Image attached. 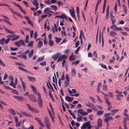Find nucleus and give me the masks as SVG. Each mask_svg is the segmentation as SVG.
I'll return each instance as SVG.
<instances>
[{"label": "nucleus", "instance_id": "obj_1", "mask_svg": "<svg viewBox=\"0 0 129 129\" xmlns=\"http://www.w3.org/2000/svg\"><path fill=\"white\" fill-rule=\"evenodd\" d=\"M26 105L28 107V109L29 110L36 113H39V111L36 109L35 108L31 107L29 104H26Z\"/></svg>", "mask_w": 129, "mask_h": 129}, {"label": "nucleus", "instance_id": "obj_2", "mask_svg": "<svg viewBox=\"0 0 129 129\" xmlns=\"http://www.w3.org/2000/svg\"><path fill=\"white\" fill-rule=\"evenodd\" d=\"M38 101L39 106L41 108H42L43 105V101L41 98V95L39 94H38Z\"/></svg>", "mask_w": 129, "mask_h": 129}, {"label": "nucleus", "instance_id": "obj_3", "mask_svg": "<svg viewBox=\"0 0 129 129\" xmlns=\"http://www.w3.org/2000/svg\"><path fill=\"white\" fill-rule=\"evenodd\" d=\"M83 126L87 129H90L92 127V126L90 125V122L89 121L84 123Z\"/></svg>", "mask_w": 129, "mask_h": 129}, {"label": "nucleus", "instance_id": "obj_4", "mask_svg": "<svg viewBox=\"0 0 129 129\" xmlns=\"http://www.w3.org/2000/svg\"><path fill=\"white\" fill-rule=\"evenodd\" d=\"M86 105L88 107L92 108L94 110H97V108L92 103L88 102V103H86Z\"/></svg>", "mask_w": 129, "mask_h": 129}, {"label": "nucleus", "instance_id": "obj_5", "mask_svg": "<svg viewBox=\"0 0 129 129\" xmlns=\"http://www.w3.org/2000/svg\"><path fill=\"white\" fill-rule=\"evenodd\" d=\"M61 55V54L59 52H57L56 53L54 54L52 56V57L54 60H56L59 57V56Z\"/></svg>", "mask_w": 129, "mask_h": 129}, {"label": "nucleus", "instance_id": "obj_6", "mask_svg": "<svg viewBox=\"0 0 129 129\" xmlns=\"http://www.w3.org/2000/svg\"><path fill=\"white\" fill-rule=\"evenodd\" d=\"M44 13L47 14H48V13H53L54 12L51 10V8L49 7H47L44 10Z\"/></svg>", "mask_w": 129, "mask_h": 129}, {"label": "nucleus", "instance_id": "obj_7", "mask_svg": "<svg viewBox=\"0 0 129 129\" xmlns=\"http://www.w3.org/2000/svg\"><path fill=\"white\" fill-rule=\"evenodd\" d=\"M28 97L30 100L34 102H36V97L33 95H28Z\"/></svg>", "mask_w": 129, "mask_h": 129}, {"label": "nucleus", "instance_id": "obj_8", "mask_svg": "<svg viewBox=\"0 0 129 129\" xmlns=\"http://www.w3.org/2000/svg\"><path fill=\"white\" fill-rule=\"evenodd\" d=\"M34 118L35 120L37 121L39 125L42 127H44V125L43 123L42 122L41 120L40 119L37 117H35Z\"/></svg>", "mask_w": 129, "mask_h": 129}, {"label": "nucleus", "instance_id": "obj_9", "mask_svg": "<svg viewBox=\"0 0 129 129\" xmlns=\"http://www.w3.org/2000/svg\"><path fill=\"white\" fill-rule=\"evenodd\" d=\"M65 99L67 101L71 102L73 100L74 98L73 97H70L68 96H67L65 97Z\"/></svg>", "mask_w": 129, "mask_h": 129}, {"label": "nucleus", "instance_id": "obj_10", "mask_svg": "<svg viewBox=\"0 0 129 129\" xmlns=\"http://www.w3.org/2000/svg\"><path fill=\"white\" fill-rule=\"evenodd\" d=\"M102 120L101 118H99L98 121L97 127L99 128L102 126Z\"/></svg>", "mask_w": 129, "mask_h": 129}, {"label": "nucleus", "instance_id": "obj_11", "mask_svg": "<svg viewBox=\"0 0 129 129\" xmlns=\"http://www.w3.org/2000/svg\"><path fill=\"white\" fill-rule=\"evenodd\" d=\"M12 3L14 4L16 6L18 7L21 11L24 14H26L25 12L23 11L20 5H17L14 2H12Z\"/></svg>", "mask_w": 129, "mask_h": 129}, {"label": "nucleus", "instance_id": "obj_12", "mask_svg": "<svg viewBox=\"0 0 129 129\" xmlns=\"http://www.w3.org/2000/svg\"><path fill=\"white\" fill-rule=\"evenodd\" d=\"M3 26L4 27V28L5 29V31L7 33H10V34H15V33H14L13 31H11L10 30L8 29L6 27H5L4 26Z\"/></svg>", "mask_w": 129, "mask_h": 129}, {"label": "nucleus", "instance_id": "obj_13", "mask_svg": "<svg viewBox=\"0 0 129 129\" xmlns=\"http://www.w3.org/2000/svg\"><path fill=\"white\" fill-rule=\"evenodd\" d=\"M24 17L27 20V21L28 23L30 25L33 26V25L32 22L29 19V17L27 16H26L25 17Z\"/></svg>", "mask_w": 129, "mask_h": 129}, {"label": "nucleus", "instance_id": "obj_14", "mask_svg": "<svg viewBox=\"0 0 129 129\" xmlns=\"http://www.w3.org/2000/svg\"><path fill=\"white\" fill-rule=\"evenodd\" d=\"M8 111L13 116H14L16 114L15 112V111L12 109H9Z\"/></svg>", "mask_w": 129, "mask_h": 129}, {"label": "nucleus", "instance_id": "obj_15", "mask_svg": "<svg viewBox=\"0 0 129 129\" xmlns=\"http://www.w3.org/2000/svg\"><path fill=\"white\" fill-rule=\"evenodd\" d=\"M51 10L54 11H56L58 9L57 7L55 5H51L50 6Z\"/></svg>", "mask_w": 129, "mask_h": 129}, {"label": "nucleus", "instance_id": "obj_16", "mask_svg": "<svg viewBox=\"0 0 129 129\" xmlns=\"http://www.w3.org/2000/svg\"><path fill=\"white\" fill-rule=\"evenodd\" d=\"M28 80L32 82H34L36 81L35 78L31 77H29L28 76H27Z\"/></svg>", "mask_w": 129, "mask_h": 129}, {"label": "nucleus", "instance_id": "obj_17", "mask_svg": "<svg viewBox=\"0 0 129 129\" xmlns=\"http://www.w3.org/2000/svg\"><path fill=\"white\" fill-rule=\"evenodd\" d=\"M43 45V43L42 41L39 40V41L38 44L37 45V47L38 48H41Z\"/></svg>", "mask_w": 129, "mask_h": 129}, {"label": "nucleus", "instance_id": "obj_18", "mask_svg": "<svg viewBox=\"0 0 129 129\" xmlns=\"http://www.w3.org/2000/svg\"><path fill=\"white\" fill-rule=\"evenodd\" d=\"M12 13L14 15H16L20 17L21 18H22V17L21 15V14L17 12L14 11H13Z\"/></svg>", "mask_w": 129, "mask_h": 129}, {"label": "nucleus", "instance_id": "obj_19", "mask_svg": "<svg viewBox=\"0 0 129 129\" xmlns=\"http://www.w3.org/2000/svg\"><path fill=\"white\" fill-rule=\"evenodd\" d=\"M22 113L24 116L29 117H32V116L30 114L27 113L25 112H22Z\"/></svg>", "mask_w": 129, "mask_h": 129}, {"label": "nucleus", "instance_id": "obj_20", "mask_svg": "<svg viewBox=\"0 0 129 129\" xmlns=\"http://www.w3.org/2000/svg\"><path fill=\"white\" fill-rule=\"evenodd\" d=\"M18 69L20 70L24 71L26 73H30V72H29L27 71L24 68H23L22 67H18Z\"/></svg>", "mask_w": 129, "mask_h": 129}, {"label": "nucleus", "instance_id": "obj_21", "mask_svg": "<svg viewBox=\"0 0 129 129\" xmlns=\"http://www.w3.org/2000/svg\"><path fill=\"white\" fill-rule=\"evenodd\" d=\"M46 127L48 129H51L50 128V122L45 123Z\"/></svg>", "mask_w": 129, "mask_h": 129}, {"label": "nucleus", "instance_id": "obj_22", "mask_svg": "<svg viewBox=\"0 0 129 129\" xmlns=\"http://www.w3.org/2000/svg\"><path fill=\"white\" fill-rule=\"evenodd\" d=\"M33 49L31 50L28 55V57L29 58H30L32 57L33 54Z\"/></svg>", "mask_w": 129, "mask_h": 129}, {"label": "nucleus", "instance_id": "obj_23", "mask_svg": "<svg viewBox=\"0 0 129 129\" xmlns=\"http://www.w3.org/2000/svg\"><path fill=\"white\" fill-rule=\"evenodd\" d=\"M55 41L57 43H59L61 40V39L60 38H58L57 37H55Z\"/></svg>", "mask_w": 129, "mask_h": 129}, {"label": "nucleus", "instance_id": "obj_24", "mask_svg": "<svg viewBox=\"0 0 129 129\" xmlns=\"http://www.w3.org/2000/svg\"><path fill=\"white\" fill-rule=\"evenodd\" d=\"M76 75L75 70L74 69H73L71 71V75L72 76L74 77Z\"/></svg>", "mask_w": 129, "mask_h": 129}, {"label": "nucleus", "instance_id": "obj_25", "mask_svg": "<svg viewBox=\"0 0 129 129\" xmlns=\"http://www.w3.org/2000/svg\"><path fill=\"white\" fill-rule=\"evenodd\" d=\"M19 37V35H17L14 37H13L11 39V40L12 41H15L18 39Z\"/></svg>", "mask_w": 129, "mask_h": 129}, {"label": "nucleus", "instance_id": "obj_26", "mask_svg": "<svg viewBox=\"0 0 129 129\" xmlns=\"http://www.w3.org/2000/svg\"><path fill=\"white\" fill-rule=\"evenodd\" d=\"M119 111L118 109H115L114 110H111V111L112 112L111 114L113 115L115 113H117Z\"/></svg>", "mask_w": 129, "mask_h": 129}, {"label": "nucleus", "instance_id": "obj_27", "mask_svg": "<svg viewBox=\"0 0 129 129\" xmlns=\"http://www.w3.org/2000/svg\"><path fill=\"white\" fill-rule=\"evenodd\" d=\"M22 85L23 89V90L24 91H25L26 89V86L25 83L24 82H22Z\"/></svg>", "mask_w": 129, "mask_h": 129}, {"label": "nucleus", "instance_id": "obj_28", "mask_svg": "<svg viewBox=\"0 0 129 129\" xmlns=\"http://www.w3.org/2000/svg\"><path fill=\"white\" fill-rule=\"evenodd\" d=\"M44 59V56H42L41 57H39L37 60V62H39L43 60Z\"/></svg>", "mask_w": 129, "mask_h": 129}, {"label": "nucleus", "instance_id": "obj_29", "mask_svg": "<svg viewBox=\"0 0 129 129\" xmlns=\"http://www.w3.org/2000/svg\"><path fill=\"white\" fill-rule=\"evenodd\" d=\"M67 57L65 55H63L62 56H60L58 58H59V61H61L64 58H66Z\"/></svg>", "mask_w": 129, "mask_h": 129}, {"label": "nucleus", "instance_id": "obj_30", "mask_svg": "<svg viewBox=\"0 0 129 129\" xmlns=\"http://www.w3.org/2000/svg\"><path fill=\"white\" fill-rule=\"evenodd\" d=\"M12 90L11 91L12 93L15 94L16 95H18L19 94L18 92L16 90L13 89L12 88Z\"/></svg>", "mask_w": 129, "mask_h": 129}, {"label": "nucleus", "instance_id": "obj_31", "mask_svg": "<svg viewBox=\"0 0 129 129\" xmlns=\"http://www.w3.org/2000/svg\"><path fill=\"white\" fill-rule=\"evenodd\" d=\"M49 43L50 46H52L54 44V42L53 41L51 40H49Z\"/></svg>", "mask_w": 129, "mask_h": 129}, {"label": "nucleus", "instance_id": "obj_32", "mask_svg": "<svg viewBox=\"0 0 129 129\" xmlns=\"http://www.w3.org/2000/svg\"><path fill=\"white\" fill-rule=\"evenodd\" d=\"M117 28V26L115 25H112L111 26L110 28L113 30H116Z\"/></svg>", "mask_w": 129, "mask_h": 129}, {"label": "nucleus", "instance_id": "obj_33", "mask_svg": "<svg viewBox=\"0 0 129 129\" xmlns=\"http://www.w3.org/2000/svg\"><path fill=\"white\" fill-rule=\"evenodd\" d=\"M81 116L79 117H77V120L79 122L81 121H82V118Z\"/></svg>", "mask_w": 129, "mask_h": 129}, {"label": "nucleus", "instance_id": "obj_34", "mask_svg": "<svg viewBox=\"0 0 129 129\" xmlns=\"http://www.w3.org/2000/svg\"><path fill=\"white\" fill-rule=\"evenodd\" d=\"M32 3L34 6H39V4L37 3V0H34Z\"/></svg>", "mask_w": 129, "mask_h": 129}, {"label": "nucleus", "instance_id": "obj_35", "mask_svg": "<svg viewBox=\"0 0 129 129\" xmlns=\"http://www.w3.org/2000/svg\"><path fill=\"white\" fill-rule=\"evenodd\" d=\"M104 111H103L100 110L98 111L97 114L99 115H101L104 113Z\"/></svg>", "mask_w": 129, "mask_h": 129}, {"label": "nucleus", "instance_id": "obj_36", "mask_svg": "<svg viewBox=\"0 0 129 129\" xmlns=\"http://www.w3.org/2000/svg\"><path fill=\"white\" fill-rule=\"evenodd\" d=\"M20 43V45H23L24 46H25V44L24 41L22 40H20L19 41Z\"/></svg>", "mask_w": 129, "mask_h": 129}, {"label": "nucleus", "instance_id": "obj_37", "mask_svg": "<svg viewBox=\"0 0 129 129\" xmlns=\"http://www.w3.org/2000/svg\"><path fill=\"white\" fill-rule=\"evenodd\" d=\"M5 40V38H4L3 39H1L0 40V43L2 45L4 44V42Z\"/></svg>", "mask_w": 129, "mask_h": 129}, {"label": "nucleus", "instance_id": "obj_38", "mask_svg": "<svg viewBox=\"0 0 129 129\" xmlns=\"http://www.w3.org/2000/svg\"><path fill=\"white\" fill-rule=\"evenodd\" d=\"M3 86L6 89L11 90L12 89V88H11L9 86H6L5 84H4L3 85Z\"/></svg>", "mask_w": 129, "mask_h": 129}, {"label": "nucleus", "instance_id": "obj_39", "mask_svg": "<svg viewBox=\"0 0 129 129\" xmlns=\"http://www.w3.org/2000/svg\"><path fill=\"white\" fill-rule=\"evenodd\" d=\"M83 112V110L82 109H80L78 110L77 113L81 115Z\"/></svg>", "mask_w": 129, "mask_h": 129}, {"label": "nucleus", "instance_id": "obj_40", "mask_svg": "<svg viewBox=\"0 0 129 129\" xmlns=\"http://www.w3.org/2000/svg\"><path fill=\"white\" fill-rule=\"evenodd\" d=\"M69 11L70 13V14L71 16L75 14L74 10L73 9V10L72 11L71 10H70Z\"/></svg>", "mask_w": 129, "mask_h": 129}, {"label": "nucleus", "instance_id": "obj_41", "mask_svg": "<svg viewBox=\"0 0 129 129\" xmlns=\"http://www.w3.org/2000/svg\"><path fill=\"white\" fill-rule=\"evenodd\" d=\"M44 122L45 123L49 122V121L48 118L47 117H45Z\"/></svg>", "mask_w": 129, "mask_h": 129}, {"label": "nucleus", "instance_id": "obj_42", "mask_svg": "<svg viewBox=\"0 0 129 129\" xmlns=\"http://www.w3.org/2000/svg\"><path fill=\"white\" fill-rule=\"evenodd\" d=\"M31 89L33 92H36V91L37 90H36V88L33 85H31Z\"/></svg>", "mask_w": 129, "mask_h": 129}, {"label": "nucleus", "instance_id": "obj_43", "mask_svg": "<svg viewBox=\"0 0 129 129\" xmlns=\"http://www.w3.org/2000/svg\"><path fill=\"white\" fill-rule=\"evenodd\" d=\"M127 123L126 119L125 118H124L123 119V124L124 126L126 125Z\"/></svg>", "mask_w": 129, "mask_h": 129}, {"label": "nucleus", "instance_id": "obj_44", "mask_svg": "<svg viewBox=\"0 0 129 129\" xmlns=\"http://www.w3.org/2000/svg\"><path fill=\"white\" fill-rule=\"evenodd\" d=\"M29 36L28 35H27L26 36V38H25V42L26 43H27L28 42V38H29Z\"/></svg>", "mask_w": 129, "mask_h": 129}, {"label": "nucleus", "instance_id": "obj_45", "mask_svg": "<svg viewBox=\"0 0 129 129\" xmlns=\"http://www.w3.org/2000/svg\"><path fill=\"white\" fill-rule=\"evenodd\" d=\"M116 34V33L113 31H111L110 33V35L112 37L114 36Z\"/></svg>", "mask_w": 129, "mask_h": 129}, {"label": "nucleus", "instance_id": "obj_46", "mask_svg": "<svg viewBox=\"0 0 129 129\" xmlns=\"http://www.w3.org/2000/svg\"><path fill=\"white\" fill-rule=\"evenodd\" d=\"M34 41H30L28 43V46H30V47H32V45L33 44V43H34Z\"/></svg>", "mask_w": 129, "mask_h": 129}, {"label": "nucleus", "instance_id": "obj_47", "mask_svg": "<svg viewBox=\"0 0 129 129\" xmlns=\"http://www.w3.org/2000/svg\"><path fill=\"white\" fill-rule=\"evenodd\" d=\"M122 91L119 92L118 94V95H117V96H119L120 97H123V95L122 94Z\"/></svg>", "mask_w": 129, "mask_h": 129}, {"label": "nucleus", "instance_id": "obj_48", "mask_svg": "<svg viewBox=\"0 0 129 129\" xmlns=\"http://www.w3.org/2000/svg\"><path fill=\"white\" fill-rule=\"evenodd\" d=\"M70 81H64V84L65 85L64 87H66L69 85V82Z\"/></svg>", "mask_w": 129, "mask_h": 129}, {"label": "nucleus", "instance_id": "obj_49", "mask_svg": "<svg viewBox=\"0 0 129 129\" xmlns=\"http://www.w3.org/2000/svg\"><path fill=\"white\" fill-rule=\"evenodd\" d=\"M49 96L50 97L52 100L53 101H54V99L51 94L50 93V91H49Z\"/></svg>", "mask_w": 129, "mask_h": 129}, {"label": "nucleus", "instance_id": "obj_50", "mask_svg": "<svg viewBox=\"0 0 129 129\" xmlns=\"http://www.w3.org/2000/svg\"><path fill=\"white\" fill-rule=\"evenodd\" d=\"M127 110L126 109H125L124 110L123 114V115L126 116H128V115L127 114Z\"/></svg>", "mask_w": 129, "mask_h": 129}, {"label": "nucleus", "instance_id": "obj_51", "mask_svg": "<svg viewBox=\"0 0 129 129\" xmlns=\"http://www.w3.org/2000/svg\"><path fill=\"white\" fill-rule=\"evenodd\" d=\"M15 45L16 46H17L18 47H19L20 45V43H19V41H17L15 43Z\"/></svg>", "mask_w": 129, "mask_h": 129}, {"label": "nucleus", "instance_id": "obj_52", "mask_svg": "<svg viewBox=\"0 0 129 129\" xmlns=\"http://www.w3.org/2000/svg\"><path fill=\"white\" fill-rule=\"evenodd\" d=\"M101 65L102 68L107 70L108 69L107 68L106 65L103 64V63H101Z\"/></svg>", "mask_w": 129, "mask_h": 129}, {"label": "nucleus", "instance_id": "obj_53", "mask_svg": "<svg viewBox=\"0 0 129 129\" xmlns=\"http://www.w3.org/2000/svg\"><path fill=\"white\" fill-rule=\"evenodd\" d=\"M18 49L17 48H13L12 47H10V49L11 51H15Z\"/></svg>", "mask_w": 129, "mask_h": 129}, {"label": "nucleus", "instance_id": "obj_54", "mask_svg": "<svg viewBox=\"0 0 129 129\" xmlns=\"http://www.w3.org/2000/svg\"><path fill=\"white\" fill-rule=\"evenodd\" d=\"M8 76V75L5 73L4 74V76L3 77V80H5L7 78Z\"/></svg>", "mask_w": 129, "mask_h": 129}, {"label": "nucleus", "instance_id": "obj_55", "mask_svg": "<svg viewBox=\"0 0 129 129\" xmlns=\"http://www.w3.org/2000/svg\"><path fill=\"white\" fill-rule=\"evenodd\" d=\"M9 79L11 81H13V76H12V75H9Z\"/></svg>", "mask_w": 129, "mask_h": 129}, {"label": "nucleus", "instance_id": "obj_56", "mask_svg": "<svg viewBox=\"0 0 129 129\" xmlns=\"http://www.w3.org/2000/svg\"><path fill=\"white\" fill-rule=\"evenodd\" d=\"M44 43V45H46L47 43V39L46 38H45L43 39Z\"/></svg>", "mask_w": 129, "mask_h": 129}, {"label": "nucleus", "instance_id": "obj_57", "mask_svg": "<svg viewBox=\"0 0 129 129\" xmlns=\"http://www.w3.org/2000/svg\"><path fill=\"white\" fill-rule=\"evenodd\" d=\"M61 17L60 18H61L63 19H67V20H68V19L67 17L65 16L63 14H62L61 15Z\"/></svg>", "mask_w": 129, "mask_h": 129}, {"label": "nucleus", "instance_id": "obj_58", "mask_svg": "<svg viewBox=\"0 0 129 129\" xmlns=\"http://www.w3.org/2000/svg\"><path fill=\"white\" fill-rule=\"evenodd\" d=\"M80 46L78 47L75 52V54H77L78 53V51L80 50Z\"/></svg>", "mask_w": 129, "mask_h": 129}, {"label": "nucleus", "instance_id": "obj_59", "mask_svg": "<svg viewBox=\"0 0 129 129\" xmlns=\"http://www.w3.org/2000/svg\"><path fill=\"white\" fill-rule=\"evenodd\" d=\"M15 36V35H9L6 36V38H10V39L12 37H13Z\"/></svg>", "mask_w": 129, "mask_h": 129}, {"label": "nucleus", "instance_id": "obj_60", "mask_svg": "<svg viewBox=\"0 0 129 129\" xmlns=\"http://www.w3.org/2000/svg\"><path fill=\"white\" fill-rule=\"evenodd\" d=\"M88 114V113L87 112H86L84 111L83 112V113H82V114H81V115L83 116H86Z\"/></svg>", "mask_w": 129, "mask_h": 129}, {"label": "nucleus", "instance_id": "obj_61", "mask_svg": "<svg viewBox=\"0 0 129 129\" xmlns=\"http://www.w3.org/2000/svg\"><path fill=\"white\" fill-rule=\"evenodd\" d=\"M0 65L5 67V64L0 59Z\"/></svg>", "mask_w": 129, "mask_h": 129}, {"label": "nucleus", "instance_id": "obj_62", "mask_svg": "<svg viewBox=\"0 0 129 129\" xmlns=\"http://www.w3.org/2000/svg\"><path fill=\"white\" fill-rule=\"evenodd\" d=\"M66 79L67 81H70V78L68 74H67L66 75Z\"/></svg>", "mask_w": 129, "mask_h": 129}, {"label": "nucleus", "instance_id": "obj_63", "mask_svg": "<svg viewBox=\"0 0 129 129\" xmlns=\"http://www.w3.org/2000/svg\"><path fill=\"white\" fill-rule=\"evenodd\" d=\"M111 114L110 113H106L104 114V116L105 117H107L109 116Z\"/></svg>", "mask_w": 129, "mask_h": 129}, {"label": "nucleus", "instance_id": "obj_64", "mask_svg": "<svg viewBox=\"0 0 129 129\" xmlns=\"http://www.w3.org/2000/svg\"><path fill=\"white\" fill-rule=\"evenodd\" d=\"M22 3H23L24 5L26 6L27 7H28L29 6L28 4L27 3V2L26 1H24L22 2Z\"/></svg>", "mask_w": 129, "mask_h": 129}]
</instances>
